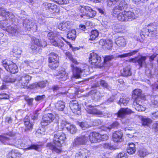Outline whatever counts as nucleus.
Returning <instances> with one entry per match:
<instances>
[{
	"label": "nucleus",
	"mask_w": 158,
	"mask_h": 158,
	"mask_svg": "<svg viewBox=\"0 0 158 158\" xmlns=\"http://www.w3.org/2000/svg\"><path fill=\"white\" fill-rule=\"evenodd\" d=\"M140 35L141 38L139 40L140 42H142L148 36L153 38H158L157 26L153 23H149L142 29Z\"/></svg>",
	"instance_id": "nucleus-1"
},
{
	"label": "nucleus",
	"mask_w": 158,
	"mask_h": 158,
	"mask_svg": "<svg viewBox=\"0 0 158 158\" xmlns=\"http://www.w3.org/2000/svg\"><path fill=\"white\" fill-rule=\"evenodd\" d=\"M118 19L122 22L130 21L135 19L136 16L134 13L130 11L124 10L119 13L117 16Z\"/></svg>",
	"instance_id": "nucleus-2"
},
{
	"label": "nucleus",
	"mask_w": 158,
	"mask_h": 158,
	"mask_svg": "<svg viewBox=\"0 0 158 158\" xmlns=\"http://www.w3.org/2000/svg\"><path fill=\"white\" fill-rule=\"evenodd\" d=\"M0 141L4 145L15 146V144L23 146L22 139H19L17 141L12 138H9L5 135H0Z\"/></svg>",
	"instance_id": "nucleus-3"
},
{
	"label": "nucleus",
	"mask_w": 158,
	"mask_h": 158,
	"mask_svg": "<svg viewBox=\"0 0 158 158\" xmlns=\"http://www.w3.org/2000/svg\"><path fill=\"white\" fill-rule=\"evenodd\" d=\"M3 66L8 71L15 73L18 71V68L15 63L9 60L5 59L2 62Z\"/></svg>",
	"instance_id": "nucleus-4"
},
{
	"label": "nucleus",
	"mask_w": 158,
	"mask_h": 158,
	"mask_svg": "<svg viewBox=\"0 0 158 158\" xmlns=\"http://www.w3.org/2000/svg\"><path fill=\"white\" fill-rule=\"evenodd\" d=\"M32 77L27 73H24L18 77L17 79L19 85L22 88L28 87V84L32 79Z\"/></svg>",
	"instance_id": "nucleus-5"
},
{
	"label": "nucleus",
	"mask_w": 158,
	"mask_h": 158,
	"mask_svg": "<svg viewBox=\"0 0 158 158\" xmlns=\"http://www.w3.org/2000/svg\"><path fill=\"white\" fill-rule=\"evenodd\" d=\"M88 113L96 115L99 117H108L111 115V114L107 111L106 112H102L98 110L96 108L91 106H89L86 109Z\"/></svg>",
	"instance_id": "nucleus-6"
},
{
	"label": "nucleus",
	"mask_w": 158,
	"mask_h": 158,
	"mask_svg": "<svg viewBox=\"0 0 158 158\" xmlns=\"http://www.w3.org/2000/svg\"><path fill=\"white\" fill-rule=\"evenodd\" d=\"M66 139V135L64 133L62 132H57L54 135V143L60 148L61 144L64 143Z\"/></svg>",
	"instance_id": "nucleus-7"
},
{
	"label": "nucleus",
	"mask_w": 158,
	"mask_h": 158,
	"mask_svg": "<svg viewBox=\"0 0 158 158\" xmlns=\"http://www.w3.org/2000/svg\"><path fill=\"white\" fill-rule=\"evenodd\" d=\"M88 135H86L85 133H83L80 136L77 137L72 143L73 147H76L81 145L85 144L88 141Z\"/></svg>",
	"instance_id": "nucleus-8"
},
{
	"label": "nucleus",
	"mask_w": 158,
	"mask_h": 158,
	"mask_svg": "<svg viewBox=\"0 0 158 158\" xmlns=\"http://www.w3.org/2000/svg\"><path fill=\"white\" fill-rule=\"evenodd\" d=\"M128 5L126 2L124 0H121L118 4L116 5L112 10L113 15H118L120 12L127 7Z\"/></svg>",
	"instance_id": "nucleus-9"
},
{
	"label": "nucleus",
	"mask_w": 158,
	"mask_h": 158,
	"mask_svg": "<svg viewBox=\"0 0 158 158\" xmlns=\"http://www.w3.org/2000/svg\"><path fill=\"white\" fill-rule=\"evenodd\" d=\"M83 10V13L81 15L82 17L85 15L90 18L94 17L96 14V12L88 6H83L81 7V11Z\"/></svg>",
	"instance_id": "nucleus-10"
},
{
	"label": "nucleus",
	"mask_w": 158,
	"mask_h": 158,
	"mask_svg": "<svg viewBox=\"0 0 158 158\" xmlns=\"http://www.w3.org/2000/svg\"><path fill=\"white\" fill-rule=\"evenodd\" d=\"M54 115L52 114L48 113L44 115L41 121V124L43 126H46L54 120Z\"/></svg>",
	"instance_id": "nucleus-11"
},
{
	"label": "nucleus",
	"mask_w": 158,
	"mask_h": 158,
	"mask_svg": "<svg viewBox=\"0 0 158 158\" xmlns=\"http://www.w3.org/2000/svg\"><path fill=\"white\" fill-rule=\"evenodd\" d=\"M69 107L74 114L78 115L81 114V107L79 106L77 101L72 100L70 101Z\"/></svg>",
	"instance_id": "nucleus-12"
},
{
	"label": "nucleus",
	"mask_w": 158,
	"mask_h": 158,
	"mask_svg": "<svg viewBox=\"0 0 158 158\" xmlns=\"http://www.w3.org/2000/svg\"><path fill=\"white\" fill-rule=\"evenodd\" d=\"M101 57L97 54L92 52L89 57V62L92 64L97 65L101 61Z\"/></svg>",
	"instance_id": "nucleus-13"
},
{
	"label": "nucleus",
	"mask_w": 158,
	"mask_h": 158,
	"mask_svg": "<svg viewBox=\"0 0 158 158\" xmlns=\"http://www.w3.org/2000/svg\"><path fill=\"white\" fill-rule=\"evenodd\" d=\"M23 25L24 28L27 30L31 29L36 30L37 26L33 22L30 21L29 19H25L23 20Z\"/></svg>",
	"instance_id": "nucleus-14"
},
{
	"label": "nucleus",
	"mask_w": 158,
	"mask_h": 158,
	"mask_svg": "<svg viewBox=\"0 0 158 158\" xmlns=\"http://www.w3.org/2000/svg\"><path fill=\"white\" fill-rule=\"evenodd\" d=\"M0 16H2L6 19H9L13 21L14 20V15L4 8L0 7Z\"/></svg>",
	"instance_id": "nucleus-15"
},
{
	"label": "nucleus",
	"mask_w": 158,
	"mask_h": 158,
	"mask_svg": "<svg viewBox=\"0 0 158 158\" xmlns=\"http://www.w3.org/2000/svg\"><path fill=\"white\" fill-rule=\"evenodd\" d=\"M43 6V7H45L46 9H48L50 12L53 15L55 14L57 10V6L53 3L45 2L44 3ZM53 16V15H52V16H50V17L54 18L55 17Z\"/></svg>",
	"instance_id": "nucleus-16"
},
{
	"label": "nucleus",
	"mask_w": 158,
	"mask_h": 158,
	"mask_svg": "<svg viewBox=\"0 0 158 158\" xmlns=\"http://www.w3.org/2000/svg\"><path fill=\"white\" fill-rule=\"evenodd\" d=\"M90 152L87 149L83 148L79 150L76 155L75 158H88L90 155Z\"/></svg>",
	"instance_id": "nucleus-17"
},
{
	"label": "nucleus",
	"mask_w": 158,
	"mask_h": 158,
	"mask_svg": "<svg viewBox=\"0 0 158 158\" xmlns=\"http://www.w3.org/2000/svg\"><path fill=\"white\" fill-rule=\"evenodd\" d=\"M123 133L121 131H117L113 134L112 139L113 141L116 143H120L123 140Z\"/></svg>",
	"instance_id": "nucleus-18"
},
{
	"label": "nucleus",
	"mask_w": 158,
	"mask_h": 158,
	"mask_svg": "<svg viewBox=\"0 0 158 158\" xmlns=\"http://www.w3.org/2000/svg\"><path fill=\"white\" fill-rule=\"evenodd\" d=\"M32 39L31 44L29 45V47L33 52L36 53L40 50V47L38 44L40 41L38 39L35 38H33Z\"/></svg>",
	"instance_id": "nucleus-19"
},
{
	"label": "nucleus",
	"mask_w": 158,
	"mask_h": 158,
	"mask_svg": "<svg viewBox=\"0 0 158 158\" xmlns=\"http://www.w3.org/2000/svg\"><path fill=\"white\" fill-rule=\"evenodd\" d=\"M132 97L134 100L133 107L137 110H138V89H136L133 91Z\"/></svg>",
	"instance_id": "nucleus-20"
},
{
	"label": "nucleus",
	"mask_w": 158,
	"mask_h": 158,
	"mask_svg": "<svg viewBox=\"0 0 158 158\" xmlns=\"http://www.w3.org/2000/svg\"><path fill=\"white\" fill-rule=\"evenodd\" d=\"M47 82V81H42L31 84L30 87L31 89L44 88L46 86Z\"/></svg>",
	"instance_id": "nucleus-21"
},
{
	"label": "nucleus",
	"mask_w": 158,
	"mask_h": 158,
	"mask_svg": "<svg viewBox=\"0 0 158 158\" xmlns=\"http://www.w3.org/2000/svg\"><path fill=\"white\" fill-rule=\"evenodd\" d=\"M132 112L130 109L122 108L118 112L117 115L118 117L123 118L125 115L130 114Z\"/></svg>",
	"instance_id": "nucleus-22"
},
{
	"label": "nucleus",
	"mask_w": 158,
	"mask_h": 158,
	"mask_svg": "<svg viewBox=\"0 0 158 158\" xmlns=\"http://www.w3.org/2000/svg\"><path fill=\"white\" fill-rule=\"evenodd\" d=\"M71 67L73 71V76L74 77L76 78L80 77L81 74L83 70H82L81 69L77 67H75L73 64H71Z\"/></svg>",
	"instance_id": "nucleus-23"
},
{
	"label": "nucleus",
	"mask_w": 158,
	"mask_h": 158,
	"mask_svg": "<svg viewBox=\"0 0 158 158\" xmlns=\"http://www.w3.org/2000/svg\"><path fill=\"white\" fill-rule=\"evenodd\" d=\"M6 31L12 36L16 35L18 32V27L17 25H11L7 27Z\"/></svg>",
	"instance_id": "nucleus-24"
},
{
	"label": "nucleus",
	"mask_w": 158,
	"mask_h": 158,
	"mask_svg": "<svg viewBox=\"0 0 158 158\" xmlns=\"http://www.w3.org/2000/svg\"><path fill=\"white\" fill-rule=\"evenodd\" d=\"M47 147L57 153H60L61 151L60 148H59L56 145H55L54 143V141L53 143H48L47 145Z\"/></svg>",
	"instance_id": "nucleus-25"
},
{
	"label": "nucleus",
	"mask_w": 158,
	"mask_h": 158,
	"mask_svg": "<svg viewBox=\"0 0 158 158\" xmlns=\"http://www.w3.org/2000/svg\"><path fill=\"white\" fill-rule=\"evenodd\" d=\"M116 44L119 47H124L126 45V40L123 36H119L116 39Z\"/></svg>",
	"instance_id": "nucleus-26"
},
{
	"label": "nucleus",
	"mask_w": 158,
	"mask_h": 158,
	"mask_svg": "<svg viewBox=\"0 0 158 158\" xmlns=\"http://www.w3.org/2000/svg\"><path fill=\"white\" fill-rule=\"evenodd\" d=\"M57 77L60 81H65L68 78V74L65 71L61 70L59 72Z\"/></svg>",
	"instance_id": "nucleus-27"
},
{
	"label": "nucleus",
	"mask_w": 158,
	"mask_h": 158,
	"mask_svg": "<svg viewBox=\"0 0 158 158\" xmlns=\"http://www.w3.org/2000/svg\"><path fill=\"white\" fill-rule=\"evenodd\" d=\"M24 124L25 126V131L30 130L32 128V124L30 123L29 117L28 116H26L24 120Z\"/></svg>",
	"instance_id": "nucleus-28"
},
{
	"label": "nucleus",
	"mask_w": 158,
	"mask_h": 158,
	"mask_svg": "<svg viewBox=\"0 0 158 158\" xmlns=\"http://www.w3.org/2000/svg\"><path fill=\"white\" fill-rule=\"evenodd\" d=\"M21 154L15 150H12L8 153V158H20Z\"/></svg>",
	"instance_id": "nucleus-29"
},
{
	"label": "nucleus",
	"mask_w": 158,
	"mask_h": 158,
	"mask_svg": "<svg viewBox=\"0 0 158 158\" xmlns=\"http://www.w3.org/2000/svg\"><path fill=\"white\" fill-rule=\"evenodd\" d=\"M131 67L128 65L124 68L123 70L121 72L122 75L124 77H127L131 75L132 72L131 71Z\"/></svg>",
	"instance_id": "nucleus-30"
},
{
	"label": "nucleus",
	"mask_w": 158,
	"mask_h": 158,
	"mask_svg": "<svg viewBox=\"0 0 158 158\" xmlns=\"http://www.w3.org/2000/svg\"><path fill=\"white\" fill-rule=\"evenodd\" d=\"M70 23L69 21L63 22L60 23L58 25V28L62 31H65L68 28Z\"/></svg>",
	"instance_id": "nucleus-31"
},
{
	"label": "nucleus",
	"mask_w": 158,
	"mask_h": 158,
	"mask_svg": "<svg viewBox=\"0 0 158 158\" xmlns=\"http://www.w3.org/2000/svg\"><path fill=\"white\" fill-rule=\"evenodd\" d=\"M100 44L102 45L105 46L107 49H110L112 46V42L110 40H107L105 41L103 40H100Z\"/></svg>",
	"instance_id": "nucleus-32"
},
{
	"label": "nucleus",
	"mask_w": 158,
	"mask_h": 158,
	"mask_svg": "<svg viewBox=\"0 0 158 158\" xmlns=\"http://www.w3.org/2000/svg\"><path fill=\"white\" fill-rule=\"evenodd\" d=\"M60 36V33L58 32H50L48 34L47 37L48 39L50 40V42L52 40H56V37Z\"/></svg>",
	"instance_id": "nucleus-33"
},
{
	"label": "nucleus",
	"mask_w": 158,
	"mask_h": 158,
	"mask_svg": "<svg viewBox=\"0 0 158 158\" xmlns=\"http://www.w3.org/2000/svg\"><path fill=\"white\" fill-rule=\"evenodd\" d=\"M67 37L69 39H71L72 40H75L76 37V32L74 29H71L68 31Z\"/></svg>",
	"instance_id": "nucleus-34"
},
{
	"label": "nucleus",
	"mask_w": 158,
	"mask_h": 158,
	"mask_svg": "<svg viewBox=\"0 0 158 158\" xmlns=\"http://www.w3.org/2000/svg\"><path fill=\"white\" fill-rule=\"evenodd\" d=\"M147 58V56L140 55L139 57V65L140 67L146 66V60Z\"/></svg>",
	"instance_id": "nucleus-35"
},
{
	"label": "nucleus",
	"mask_w": 158,
	"mask_h": 158,
	"mask_svg": "<svg viewBox=\"0 0 158 158\" xmlns=\"http://www.w3.org/2000/svg\"><path fill=\"white\" fill-rule=\"evenodd\" d=\"M135 146V144L132 143L129 144L127 149V152L128 154H132L135 153L136 151Z\"/></svg>",
	"instance_id": "nucleus-36"
},
{
	"label": "nucleus",
	"mask_w": 158,
	"mask_h": 158,
	"mask_svg": "<svg viewBox=\"0 0 158 158\" xmlns=\"http://www.w3.org/2000/svg\"><path fill=\"white\" fill-rule=\"evenodd\" d=\"M56 107L60 111H63L65 107V103L60 101H58L55 104Z\"/></svg>",
	"instance_id": "nucleus-37"
},
{
	"label": "nucleus",
	"mask_w": 158,
	"mask_h": 158,
	"mask_svg": "<svg viewBox=\"0 0 158 158\" xmlns=\"http://www.w3.org/2000/svg\"><path fill=\"white\" fill-rule=\"evenodd\" d=\"M51 43L52 44L55 46H57L60 48H61L64 45V43L62 41H56V40H52Z\"/></svg>",
	"instance_id": "nucleus-38"
},
{
	"label": "nucleus",
	"mask_w": 158,
	"mask_h": 158,
	"mask_svg": "<svg viewBox=\"0 0 158 158\" xmlns=\"http://www.w3.org/2000/svg\"><path fill=\"white\" fill-rule=\"evenodd\" d=\"M138 52L137 50H134L132 51H130V52L126 53L123 54L118 55V58H124L126 57H129L135 54L136 53Z\"/></svg>",
	"instance_id": "nucleus-39"
},
{
	"label": "nucleus",
	"mask_w": 158,
	"mask_h": 158,
	"mask_svg": "<svg viewBox=\"0 0 158 158\" xmlns=\"http://www.w3.org/2000/svg\"><path fill=\"white\" fill-rule=\"evenodd\" d=\"M66 129L70 133L72 134H75L77 131L76 127L74 125L69 124L67 125Z\"/></svg>",
	"instance_id": "nucleus-40"
},
{
	"label": "nucleus",
	"mask_w": 158,
	"mask_h": 158,
	"mask_svg": "<svg viewBox=\"0 0 158 158\" xmlns=\"http://www.w3.org/2000/svg\"><path fill=\"white\" fill-rule=\"evenodd\" d=\"M59 66V60L56 61L55 60V61H53L51 60V62H49V66L52 69H55Z\"/></svg>",
	"instance_id": "nucleus-41"
},
{
	"label": "nucleus",
	"mask_w": 158,
	"mask_h": 158,
	"mask_svg": "<svg viewBox=\"0 0 158 158\" xmlns=\"http://www.w3.org/2000/svg\"><path fill=\"white\" fill-rule=\"evenodd\" d=\"M48 58L49 62H51V60L52 61H54L56 60V61L59 60L58 55L54 52H52L50 54Z\"/></svg>",
	"instance_id": "nucleus-42"
},
{
	"label": "nucleus",
	"mask_w": 158,
	"mask_h": 158,
	"mask_svg": "<svg viewBox=\"0 0 158 158\" xmlns=\"http://www.w3.org/2000/svg\"><path fill=\"white\" fill-rule=\"evenodd\" d=\"M130 100V98L126 96L123 97L122 98H120L119 102L118 103L121 106V104H123L124 105H126Z\"/></svg>",
	"instance_id": "nucleus-43"
},
{
	"label": "nucleus",
	"mask_w": 158,
	"mask_h": 158,
	"mask_svg": "<svg viewBox=\"0 0 158 158\" xmlns=\"http://www.w3.org/2000/svg\"><path fill=\"white\" fill-rule=\"evenodd\" d=\"M98 35L99 33L97 30H94L92 31L89 40H95L98 37Z\"/></svg>",
	"instance_id": "nucleus-44"
},
{
	"label": "nucleus",
	"mask_w": 158,
	"mask_h": 158,
	"mask_svg": "<svg viewBox=\"0 0 158 158\" xmlns=\"http://www.w3.org/2000/svg\"><path fill=\"white\" fill-rule=\"evenodd\" d=\"M64 53L65 55L68 57V58L73 63L75 64H77L78 62L76 59L73 58V56L71 53L69 51L64 52Z\"/></svg>",
	"instance_id": "nucleus-45"
},
{
	"label": "nucleus",
	"mask_w": 158,
	"mask_h": 158,
	"mask_svg": "<svg viewBox=\"0 0 158 158\" xmlns=\"http://www.w3.org/2000/svg\"><path fill=\"white\" fill-rule=\"evenodd\" d=\"M113 29L116 32H121L123 31L124 27L121 25H117L113 27Z\"/></svg>",
	"instance_id": "nucleus-46"
},
{
	"label": "nucleus",
	"mask_w": 158,
	"mask_h": 158,
	"mask_svg": "<svg viewBox=\"0 0 158 158\" xmlns=\"http://www.w3.org/2000/svg\"><path fill=\"white\" fill-rule=\"evenodd\" d=\"M142 124L144 126H148L152 122V120L150 118H143L142 119Z\"/></svg>",
	"instance_id": "nucleus-47"
},
{
	"label": "nucleus",
	"mask_w": 158,
	"mask_h": 158,
	"mask_svg": "<svg viewBox=\"0 0 158 158\" xmlns=\"http://www.w3.org/2000/svg\"><path fill=\"white\" fill-rule=\"evenodd\" d=\"M95 133H96V132H93L92 133L89 134L88 132H85L86 135H88V140L89 139V141L91 143H95L93 142V140H96V137L94 136V135Z\"/></svg>",
	"instance_id": "nucleus-48"
},
{
	"label": "nucleus",
	"mask_w": 158,
	"mask_h": 158,
	"mask_svg": "<svg viewBox=\"0 0 158 158\" xmlns=\"http://www.w3.org/2000/svg\"><path fill=\"white\" fill-rule=\"evenodd\" d=\"M45 17L42 15H40L38 17V23L41 25H43L46 22Z\"/></svg>",
	"instance_id": "nucleus-49"
},
{
	"label": "nucleus",
	"mask_w": 158,
	"mask_h": 158,
	"mask_svg": "<svg viewBox=\"0 0 158 158\" xmlns=\"http://www.w3.org/2000/svg\"><path fill=\"white\" fill-rule=\"evenodd\" d=\"M146 100V95L142 94L141 90L139 89V102H141L145 101Z\"/></svg>",
	"instance_id": "nucleus-50"
},
{
	"label": "nucleus",
	"mask_w": 158,
	"mask_h": 158,
	"mask_svg": "<svg viewBox=\"0 0 158 158\" xmlns=\"http://www.w3.org/2000/svg\"><path fill=\"white\" fill-rule=\"evenodd\" d=\"M7 22L6 21L3 20L0 21V27L4 30L7 29L8 26H7Z\"/></svg>",
	"instance_id": "nucleus-51"
},
{
	"label": "nucleus",
	"mask_w": 158,
	"mask_h": 158,
	"mask_svg": "<svg viewBox=\"0 0 158 158\" xmlns=\"http://www.w3.org/2000/svg\"><path fill=\"white\" fill-rule=\"evenodd\" d=\"M40 146L38 144H33L29 146L28 147L25 148V149L26 150L35 149L36 150H37Z\"/></svg>",
	"instance_id": "nucleus-52"
},
{
	"label": "nucleus",
	"mask_w": 158,
	"mask_h": 158,
	"mask_svg": "<svg viewBox=\"0 0 158 158\" xmlns=\"http://www.w3.org/2000/svg\"><path fill=\"white\" fill-rule=\"evenodd\" d=\"M79 124L80 126L83 130H85L89 127V125L86 122H81L79 123Z\"/></svg>",
	"instance_id": "nucleus-53"
},
{
	"label": "nucleus",
	"mask_w": 158,
	"mask_h": 158,
	"mask_svg": "<svg viewBox=\"0 0 158 158\" xmlns=\"http://www.w3.org/2000/svg\"><path fill=\"white\" fill-rule=\"evenodd\" d=\"M94 136L96 137V140H93V142H95V143L97 142H99L101 141V135L98 133H95L94 135Z\"/></svg>",
	"instance_id": "nucleus-54"
},
{
	"label": "nucleus",
	"mask_w": 158,
	"mask_h": 158,
	"mask_svg": "<svg viewBox=\"0 0 158 158\" xmlns=\"http://www.w3.org/2000/svg\"><path fill=\"white\" fill-rule=\"evenodd\" d=\"M100 85L104 88L108 89L109 87V85L108 83L103 80H101L100 81Z\"/></svg>",
	"instance_id": "nucleus-55"
},
{
	"label": "nucleus",
	"mask_w": 158,
	"mask_h": 158,
	"mask_svg": "<svg viewBox=\"0 0 158 158\" xmlns=\"http://www.w3.org/2000/svg\"><path fill=\"white\" fill-rule=\"evenodd\" d=\"M16 80V78L12 76H9L6 78L5 81L7 83H13Z\"/></svg>",
	"instance_id": "nucleus-56"
},
{
	"label": "nucleus",
	"mask_w": 158,
	"mask_h": 158,
	"mask_svg": "<svg viewBox=\"0 0 158 158\" xmlns=\"http://www.w3.org/2000/svg\"><path fill=\"white\" fill-rule=\"evenodd\" d=\"M54 2L59 5H62L66 4L67 3V0H53Z\"/></svg>",
	"instance_id": "nucleus-57"
},
{
	"label": "nucleus",
	"mask_w": 158,
	"mask_h": 158,
	"mask_svg": "<svg viewBox=\"0 0 158 158\" xmlns=\"http://www.w3.org/2000/svg\"><path fill=\"white\" fill-rule=\"evenodd\" d=\"M147 154V152L145 150L141 149L139 150V156H140L143 157Z\"/></svg>",
	"instance_id": "nucleus-58"
},
{
	"label": "nucleus",
	"mask_w": 158,
	"mask_h": 158,
	"mask_svg": "<svg viewBox=\"0 0 158 158\" xmlns=\"http://www.w3.org/2000/svg\"><path fill=\"white\" fill-rule=\"evenodd\" d=\"M103 147L106 149H112L113 148V146L110 143H105L103 145Z\"/></svg>",
	"instance_id": "nucleus-59"
},
{
	"label": "nucleus",
	"mask_w": 158,
	"mask_h": 158,
	"mask_svg": "<svg viewBox=\"0 0 158 158\" xmlns=\"http://www.w3.org/2000/svg\"><path fill=\"white\" fill-rule=\"evenodd\" d=\"M9 98V95L5 93L0 94V99H8Z\"/></svg>",
	"instance_id": "nucleus-60"
},
{
	"label": "nucleus",
	"mask_w": 158,
	"mask_h": 158,
	"mask_svg": "<svg viewBox=\"0 0 158 158\" xmlns=\"http://www.w3.org/2000/svg\"><path fill=\"white\" fill-rule=\"evenodd\" d=\"M45 98V96L43 95L41 96H37L35 98V99L37 101H41Z\"/></svg>",
	"instance_id": "nucleus-61"
},
{
	"label": "nucleus",
	"mask_w": 158,
	"mask_h": 158,
	"mask_svg": "<svg viewBox=\"0 0 158 158\" xmlns=\"http://www.w3.org/2000/svg\"><path fill=\"white\" fill-rule=\"evenodd\" d=\"M127 154L124 152L119 153L117 156V158H127Z\"/></svg>",
	"instance_id": "nucleus-62"
},
{
	"label": "nucleus",
	"mask_w": 158,
	"mask_h": 158,
	"mask_svg": "<svg viewBox=\"0 0 158 158\" xmlns=\"http://www.w3.org/2000/svg\"><path fill=\"white\" fill-rule=\"evenodd\" d=\"M23 64L24 66H26L27 67H31V63L30 61H29L27 60H25L24 62H23Z\"/></svg>",
	"instance_id": "nucleus-63"
},
{
	"label": "nucleus",
	"mask_w": 158,
	"mask_h": 158,
	"mask_svg": "<svg viewBox=\"0 0 158 158\" xmlns=\"http://www.w3.org/2000/svg\"><path fill=\"white\" fill-rule=\"evenodd\" d=\"M119 125V123L117 121L113 123L110 127H108V129L110 130V129L113 128L117 127Z\"/></svg>",
	"instance_id": "nucleus-64"
}]
</instances>
